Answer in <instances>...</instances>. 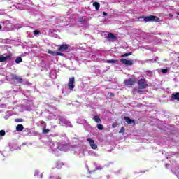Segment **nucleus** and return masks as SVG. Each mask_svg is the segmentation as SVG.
<instances>
[{
	"mask_svg": "<svg viewBox=\"0 0 179 179\" xmlns=\"http://www.w3.org/2000/svg\"><path fill=\"white\" fill-rule=\"evenodd\" d=\"M49 146H50L51 152L53 153V155H55V156H59L61 155L59 153V151L66 152V150L69 149V145L66 143L64 144L62 143H58V142H54V141H50Z\"/></svg>",
	"mask_w": 179,
	"mask_h": 179,
	"instance_id": "f257e3e1",
	"label": "nucleus"
},
{
	"mask_svg": "<svg viewBox=\"0 0 179 179\" xmlns=\"http://www.w3.org/2000/svg\"><path fill=\"white\" fill-rule=\"evenodd\" d=\"M59 124L62 125V127H67L72 128V123H71V122H69L66 119H64V118L60 119Z\"/></svg>",
	"mask_w": 179,
	"mask_h": 179,
	"instance_id": "f03ea898",
	"label": "nucleus"
},
{
	"mask_svg": "<svg viewBox=\"0 0 179 179\" xmlns=\"http://www.w3.org/2000/svg\"><path fill=\"white\" fill-rule=\"evenodd\" d=\"M68 86L70 90H73L75 88V77L69 78Z\"/></svg>",
	"mask_w": 179,
	"mask_h": 179,
	"instance_id": "7ed1b4c3",
	"label": "nucleus"
},
{
	"mask_svg": "<svg viewBox=\"0 0 179 179\" xmlns=\"http://www.w3.org/2000/svg\"><path fill=\"white\" fill-rule=\"evenodd\" d=\"M138 87L139 89H145V87H146L148 86V83H146V80L141 78L139 81H138Z\"/></svg>",
	"mask_w": 179,
	"mask_h": 179,
	"instance_id": "20e7f679",
	"label": "nucleus"
},
{
	"mask_svg": "<svg viewBox=\"0 0 179 179\" xmlns=\"http://www.w3.org/2000/svg\"><path fill=\"white\" fill-rule=\"evenodd\" d=\"M157 19V20H156ZM159 20V18L156 17V16L150 15L148 17H144L145 22H157Z\"/></svg>",
	"mask_w": 179,
	"mask_h": 179,
	"instance_id": "39448f33",
	"label": "nucleus"
},
{
	"mask_svg": "<svg viewBox=\"0 0 179 179\" xmlns=\"http://www.w3.org/2000/svg\"><path fill=\"white\" fill-rule=\"evenodd\" d=\"M11 78L13 80H16L17 83H22L23 79L22 78L17 76L16 74H11Z\"/></svg>",
	"mask_w": 179,
	"mask_h": 179,
	"instance_id": "423d86ee",
	"label": "nucleus"
},
{
	"mask_svg": "<svg viewBox=\"0 0 179 179\" xmlns=\"http://www.w3.org/2000/svg\"><path fill=\"white\" fill-rule=\"evenodd\" d=\"M87 142H89L90 145L91 146L92 149L96 150L97 149V145L94 143V141L92 138H87Z\"/></svg>",
	"mask_w": 179,
	"mask_h": 179,
	"instance_id": "0eeeda50",
	"label": "nucleus"
},
{
	"mask_svg": "<svg viewBox=\"0 0 179 179\" xmlns=\"http://www.w3.org/2000/svg\"><path fill=\"white\" fill-rule=\"evenodd\" d=\"M120 62L123 63L124 65H129V66L134 64V61L127 60V59H121Z\"/></svg>",
	"mask_w": 179,
	"mask_h": 179,
	"instance_id": "6e6552de",
	"label": "nucleus"
},
{
	"mask_svg": "<svg viewBox=\"0 0 179 179\" xmlns=\"http://www.w3.org/2000/svg\"><path fill=\"white\" fill-rule=\"evenodd\" d=\"M7 59H10V56L6 55H2L0 56V62H5Z\"/></svg>",
	"mask_w": 179,
	"mask_h": 179,
	"instance_id": "1a4fd4ad",
	"label": "nucleus"
},
{
	"mask_svg": "<svg viewBox=\"0 0 179 179\" xmlns=\"http://www.w3.org/2000/svg\"><path fill=\"white\" fill-rule=\"evenodd\" d=\"M124 83L127 86H131V85H134V83H135V80H134L132 79H128V80H125L124 81Z\"/></svg>",
	"mask_w": 179,
	"mask_h": 179,
	"instance_id": "9d476101",
	"label": "nucleus"
},
{
	"mask_svg": "<svg viewBox=\"0 0 179 179\" xmlns=\"http://www.w3.org/2000/svg\"><path fill=\"white\" fill-rule=\"evenodd\" d=\"M80 23H82V24H86V23H87V22H89V18H87V17H82L79 19Z\"/></svg>",
	"mask_w": 179,
	"mask_h": 179,
	"instance_id": "9b49d317",
	"label": "nucleus"
},
{
	"mask_svg": "<svg viewBox=\"0 0 179 179\" xmlns=\"http://www.w3.org/2000/svg\"><path fill=\"white\" fill-rule=\"evenodd\" d=\"M171 99L172 100H177L178 101H179V93L176 92L175 94H173L171 96Z\"/></svg>",
	"mask_w": 179,
	"mask_h": 179,
	"instance_id": "f8f14e48",
	"label": "nucleus"
},
{
	"mask_svg": "<svg viewBox=\"0 0 179 179\" xmlns=\"http://www.w3.org/2000/svg\"><path fill=\"white\" fill-rule=\"evenodd\" d=\"M38 127H43V128H47V124L44 121H39L37 122Z\"/></svg>",
	"mask_w": 179,
	"mask_h": 179,
	"instance_id": "ddd939ff",
	"label": "nucleus"
},
{
	"mask_svg": "<svg viewBox=\"0 0 179 179\" xmlns=\"http://www.w3.org/2000/svg\"><path fill=\"white\" fill-rule=\"evenodd\" d=\"M59 51H65L66 50H68V45H61L59 48Z\"/></svg>",
	"mask_w": 179,
	"mask_h": 179,
	"instance_id": "4468645a",
	"label": "nucleus"
},
{
	"mask_svg": "<svg viewBox=\"0 0 179 179\" xmlns=\"http://www.w3.org/2000/svg\"><path fill=\"white\" fill-rule=\"evenodd\" d=\"M124 120L127 124H135V121L131 120L129 117H124Z\"/></svg>",
	"mask_w": 179,
	"mask_h": 179,
	"instance_id": "2eb2a0df",
	"label": "nucleus"
},
{
	"mask_svg": "<svg viewBox=\"0 0 179 179\" xmlns=\"http://www.w3.org/2000/svg\"><path fill=\"white\" fill-rule=\"evenodd\" d=\"M108 38H109V40H115V38H117V37H115V35H114V34L113 33H109L108 34Z\"/></svg>",
	"mask_w": 179,
	"mask_h": 179,
	"instance_id": "dca6fc26",
	"label": "nucleus"
},
{
	"mask_svg": "<svg viewBox=\"0 0 179 179\" xmlns=\"http://www.w3.org/2000/svg\"><path fill=\"white\" fill-rule=\"evenodd\" d=\"M24 127L22 124H18L16 127V131H17L18 132H22V130L24 129Z\"/></svg>",
	"mask_w": 179,
	"mask_h": 179,
	"instance_id": "f3484780",
	"label": "nucleus"
},
{
	"mask_svg": "<svg viewBox=\"0 0 179 179\" xmlns=\"http://www.w3.org/2000/svg\"><path fill=\"white\" fill-rule=\"evenodd\" d=\"M93 6L95 7L96 10H99L100 9V3L99 2H94L93 3Z\"/></svg>",
	"mask_w": 179,
	"mask_h": 179,
	"instance_id": "a211bd4d",
	"label": "nucleus"
},
{
	"mask_svg": "<svg viewBox=\"0 0 179 179\" xmlns=\"http://www.w3.org/2000/svg\"><path fill=\"white\" fill-rule=\"evenodd\" d=\"M94 121H95V122L100 123V122H101V119H100V117L99 116H94Z\"/></svg>",
	"mask_w": 179,
	"mask_h": 179,
	"instance_id": "6ab92c4d",
	"label": "nucleus"
},
{
	"mask_svg": "<svg viewBox=\"0 0 179 179\" xmlns=\"http://www.w3.org/2000/svg\"><path fill=\"white\" fill-rule=\"evenodd\" d=\"M62 166H64V163H62V162L59 161L57 162V169H61Z\"/></svg>",
	"mask_w": 179,
	"mask_h": 179,
	"instance_id": "aec40b11",
	"label": "nucleus"
},
{
	"mask_svg": "<svg viewBox=\"0 0 179 179\" xmlns=\"http://www.w3.org/2000/svg\"><path fill=\"white\" fill-rule=\"evenodd\" d=\"M118 61L115 60V59H110V60H107L106 62L108 64H115L117 63Z\"/></svg>",
	"mask_w": 179,
	"mask_h": 179,
	"instance_id": "412c9836",
	"label": "nucleus"
},
{
	"mask_svg": "<svg viewBox=\"0 0 179 179\" xmlns=\"http://www.w3.org/2000/svg\"><path fill=\"white\" fill-rule=\"evenodd\" d=\"M50 132V129H47L46 127L43 128V134H48Z\"/></svg>",
	"mask_w": 179,
	"mask_h": 179,
	"instance_id": "4be33fe9",
	"label": "nucleus"
},
{
	"mask_svg": "<svg viewBox=\"0 0 179 179\" xmlns=\"http://www.w3.org/2000/svg\"><path fill=\"white\" fill-rule=\"evenodd\" d=\"M48 52L49 54H51V55H53V56H56L57 55V52L56 51L48 50Z\"/></svg>",
	"mask_w": 179,
	"mask_h": 179,
	"instance_id": "5701e85b",
	"label": "nucleus"
},
{
	"mask_svg": "<svg viewBox=\"0 0 179 179\" xmlns=\"http://www.w3.org/2000/svg\"><path fill=\"white\" fill-rule=\"evenodd\" d=\"M175 174H176L178 178L179 179V166H178V167L176 169Z\"/></svg>",
	"mask_w": 179,
	"mask_h": 179,
	"instance_id": "b1692460",
	"label": "nucleus"
},
{
	"mask_svg": "<svg viewBox=\"0 0 179 179\" xmlns=\"http://www.w3.org/2000/svg\"><path fill=\"white\" fill-rule=\"evenodd\" d=\"M39 34H41V32H40V31H38V30L34 31V36H39Z\"/></svg>",
	"mask_w": 179,
	"mask_h": 179,
	"instance_id": "393cba45",
	"label": "nucleus"
},
{
	"mask_svg": "<svg viewBox=\"0 0 179 179\" xmlns=\"http://www.w3.org/2000/svg\"><path fill=\"white\" fill-rule=\"evenodd\" d=\"M15 62H16V64H20V62H22V57H17L15 59Z\"/></svg>",
	"mask_w": 179,
	"mask_h": 179,
	"instance_id": "a878e982",
	"label": "nucleus"
},
{
	"mask_svg": "<svg viewBox=\"0 0 179 179\" xmlns=\"http://www.w3.org/2000/svg\"><path fill=\"white\" fill-rule=\"evenodd\" d=\"M129 55H132V52L125 53L122 57H129Z\"/></svg>",
	"mask_w": 179,
	"mask_h": 179,
	"instance_id": "bb28decb",
	"label": "nucleus"
},
{
	"mask_svg": "<svg viewBox=\"0 0 179 179\" xmlns=\"http://www.w3.org/2000/svg\"><path fill=\"white\" fill-rule=\"evenodd\" d=\"M97 128H98V129H99V131H103V126H102V124H98L97 125Z\"/></svg>",
	"mask_w": 179,
	"mask_h": 179,
	"instance_id": "cd10ccee",
	"label": "nucleus"
},
{
	"mask_svg": "<svg viewBox=\"0 0 179 179\" xmlns=\"http://www.w3.org/2000/svg\"><path fill=\"white\" fill-rule=\"evenodd\" d=\"M0 136H5V131L3 130L0 131Z\"/></svg>",
	"mask_w": 179,
	"mask_h": 179,
	"instance_id": "c85d7f7f",
	"label": "nucleus"
},
{
	"mask_svg": "<svg viewBox=\"0 0 179 179\" xmlns=\"http://www.w3.org/2000/svg\"><path fill=\"white\" fill-rule=\"evenodd\" d=\"M60 55V57H64V53L56 52V56Z\"/></svg>",
	"mask_w": 179,
	"mask_h": 179,
	"instance_id": "c756f323",
	"label": "nucleus"
},
{
	"mask_svg": "<svg viewBox=\"0 0 179 179\" xmlns=\"http://www.w3.org/2000/svg\"><path fill=\"white\" fill-rule=\"evenodd\" d=\"M25 110H26V111H31L32 107H31V106L27 107V108H25Z\"/></svg>",
	"mask_w": 179,
	"mask_h": 179,
	"instance_id": "7c9ffc66",
	"label": "nucleus"
},
{
	"mask_svg": "<svg viewBox=\"0 0 179 179\" xmlns=\"http://www.w3.org/2000/svg\"><path fill=\"white\" fill-rule=\"evenodd\" d=\"M167 71H168L167 69H164L161 70V72H162V73H167Z\"/></svg>",
	"mask_w": 179,
	"mask_h": 179,
	"instance_id": "2f4dec72",
	"label": "nucleus"
},
{
	"mask_svg": "<svg viewBox=\"0 0 179 179\" xmlns=\"http://www.w3.org/2000/svg\"><path fill=\"white\" fill-rule=\"evenodd\" d=\"M50 179H59V177H57V176H50Z\"/></svg>",
	"mask_w": 179,
	"mask_h": 179,
	"instance_id": "473e14b6",
	"label": "nucleus"
},
{
	"mask_svg": "<svg viewBox=\"0 0 179 179\" xmlns=\"http://www.w3.org/2000/svg\"><path fill=\"white\" fill-rule=\"evenodd\" d=\"M148 76H152V71H147Z\"/></svg>",
	"mask_w": 179,
	"mask_h": 179,
	"instance_id": "72a5a7b5",
	"label": "nucleus"
},
{
	"mask_svg": "<svg viewBox=\"0 0 179 179\" xmlns=\"http://www.w3.org/2000/svg\"><path fill=\"white\" fill-rule=\"evenodd\" d=\"M22 121H23V120H22V119H16L15 120V122H22Z\"/></svg>",
	"mask_w": 179,
	"mask_h": 179,
	"instance_id": "f704fd0d",
	"label": "nucleus"
},
{
	"mask_svg": "<svg viewBox=\"0 0 179 179\" xmlns=\"http://www.w3.org/2000/svg\"><path fill=\"white\" fill-rule=\"evenodd\" d=\"M5 120H8L9 119V115H6L4 116Z\"/></svg>",
	"mask_w": 179,
	"mask_h": 179,
	"instance_id": "c9c22d12",
	"label": "nucleus"
},
{
	"mask_svg": "<svg viewBox=\"0 0 179 179\" xmlns=\"http://www.w3.org/2000/svg\"><path fill=\"white\" fill-rule=\"evenodd\" d=\"M119 132H120V134L124 132V127H122Z\"/></svg>",
	"mask_w": 179,
	"mask_h": 179,
	"instance_id": "e433bc0d",
	"label": "nucleus"
},
{
	"mask_svg": "<svg viewBox=\"0 0 179 179\" xmlns=\"http://www.w3.org/2000/svg\"><path fill=\"white\" fill-rule=\"evenodd\" d=\"M112 127H113V128H115V127H117V123L113 124H112Z\"/></svg>",
	"mask_w": 179,
	"mask_h": 179,
	"instance_id": "4c0bfd02",
	"label": "nucleus"
},
{
	"mask_svg": "<svg viewBox=\"0 0 179 179\" xmlns=\"http://www.w3.org/2000/svg\"><path fill=\"white\" fill-rule=\"evenodd\" d=\"M34 176H38V171H35Z\"/></svg>",
	"mask_w": 179,
	"mask_h": 179,
	"instance_id": "58836bf2",
	"label": "nucleus"
},
{
	"mask_svg": "<svg viewBox=\"0 0 179 179\" xmlns=\"http://www.w3.org/2000/svg\"><path fill=\"white\" fill-rule=\"evenodd\" d=\"M103 16H107V13L103 12Z\"/></svg>",
	"mask_w": 179,
	"mask_h": 179,
	"instance_id": "ea45409f",
	"label": "nucleus"
},
{
	"mask_svg": "<svg viewBox=\"0 0 179 179\" xmlns=\"http://www.w3.org/2000/svg\"><path fill=\"white\" fill-rule=\"evenodd\" d=\"M101 168L100 167H96V170H100Z\"/></svg>",
	"mask_w": 179,
	"mask_h": 179,
	"instance_id": "a19ab883",
	"label": "nucleus"
},
{
	"mask_svg": "<svg viewBox=\"0 0 179 179\" xmlns=\"http://www.w3.org/2000/svg\"><path fill=\"white\" fill-rule=\"evenodd\" d=\"M169 17H173V15L170 14Z\"/></svg>",
	"mask_w": 179,
	"mask_h": 179,
	"instance_id": "79ce46f5",
	"label": "nucleus"
},
{
	"mask_svg": "<svg viewBox=\"0 0 179 179\" xmlns=\"http://www.w3.org/2000/svg\"><path fill=\"white\" fill-rule=\"evenodd\" d=\"M39 178H43V175H41Z\"/></svg>",
	"mask_w": 179,
	"mask_h": 179,
	"instance_id": "37998d69",
	"label": "nucleus"
},
{
	"mask_svg": "<svg viewBox=\"0 0 179 179\" xmlns=\"http://www.w3.org/2000/svg\"><path fill=\"white\" fill-rule=\"evenodd\" d=\"M176 15H178V16H179V12L176 13Z\"/></svg>",
	"mask_w": 179,
	"mask_h": 179,
	"instance_id": "c03bdc74",
	"label": "nucleus"
},
{
	"mask_svg": "<svg viewBox=\"0 0 179 179\" xmlns=\"http://www.w3.org/2000/svg\"><path fill=\"white\" fill-rule=\"evenodd\" d=\"M1 29H2V26L0 25V30H1Z\"/></svg>",
	"mask_w": 179,
	"mask_h": 179,
	"instance_id": "a18cd8bd",
	"label": "nucleus"
},
{
	"mask_svg": "<svg viewBox=\"0 0 179 179\" xmlns=\"http://www.w3.org/2000/svg\"><path fill=\"white\" fill-rule=\"evenodd\" d=\"M165 166H166V167H167V166H169V164H166Z\"/></svg>",
	"mask_w": 179,
	"mask_h": 179,
	"instance_id": "49530a36",
	"label": "nucleus"
},
{
	"mask_svg": "<svg viewBox=\"0 0 179 179\" xmlns=\"http://www.w3.org/2000/svg\"><path fill=\"white\" fill-rule=\"evenodd\" d=\"M138 93H141V90H138Z\"/></svg>",
	"mask_w": 179,
	"mask_h": 179,
	"instance_id": "de8ad7c7",
	"label": "nucleus"
},
{
	"mask_svg": "<svg viewBox=\"0 0 179 179\" xmlns=\"http://www.w3.org/2000/svg\"><path fill=\"white\" fill-rule=\"evenodd\" d=\"M85 122V120H83L82 122Z\"/></svg>",
	"mask_w": 179,
	"mask_h": 179,
	"instance_id": "09e8293b",
	"label": "nucleus"
},
{
	"mask_svg": "<svg viewBox=\"0 0 179 179\" xmlns=\"http://www.w3.org/2000/svg\"><path fill=\"white\" fill-rule=\"evenodd\" d=\"M176 17H178V16H177Z\"/></svg>",
	"mask_w": 179,
	"mask_h": 179,
	"instance_id": "8fccbe9b",
	"label": "nucleus"
}]
</instances>
